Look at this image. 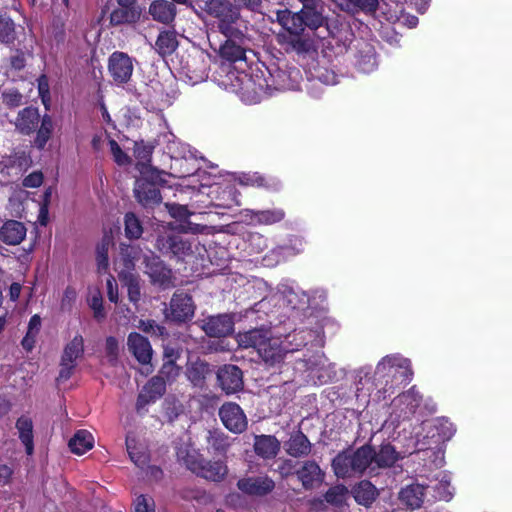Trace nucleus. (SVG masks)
<instances>
[{
	"label": "nucleus",
	"instance_id": "f257e3e1",
	"mask_svg": "<svg viewBox=\"0 0 512 512\" xmlns=\"http://www.w3.org/2000/svg\"><path fill=\"white\" fill-rule=\"evenodd\" d=\"M238 345L242 348H254L258 356L268 366H275L284 360L287 353L296 347L285 345L281 337L273 336L269 329L257 328L238 333Z\"/></svg>",
	"mask_w": 512,
	"mask_h": 512
},
{
	"label": "nucleus",
	"instance_id": "f03ea898",
	"mask_svg": "<svg viewBox=\"0 0 512 512\" xmlns=\"http://www.w3.org/2000/svg\"><path fill=\"white\" fill-rule=\"evenodd\" d=\"M206 11L218 20L217 27L224 36L240 37L238 22L240 12L238 7L227 0H209L206 2Z\"/></svg>",
	"mask_w": 512,
	"mask_h": 512
},
{
	"label": "nucleus",
	"instance_id": "7ed1b4c3",
	"mask_svg": "<svg viewBox=\"0 0 512 512\" xmlns=\"http://www.w3.org/2000/svg\"><path fill=\"white\" fill-rule=\"evenodd\" d=\"M412 370L410 361L400 355H389L382 358L377 364L374 374L375 385L381 384V380L385 379V385L389 383L386 378H391V382L400 379L401 382H409L411 380Z\"/></svg>",
	"mask_w": 512,
	"mask_h": 512
},
{
	"label": "nucleus",
	"instance_id": "20e7f679",
	"mask_svg": "<svg viewBox=\"0 0 512 512\" xmlns=\"http://www.w3.org/2000/svg\"><path fill=\"white\" fill-rule=\"evenodd\" d=\"M156 248L163 254H171L178 260H187L196 253L200 254L204 248L197 240L190 241L176 234L159 235Z\"/></svg>",
	"mask_w": 512,
	"mask_h": 512
},
{
	"label": "nucleus",
	"instance_id": "39448f33",
	"mask_svg": "<svg viewBox=\"0 0 512 512\" xmlns=\"http://www.w3.org/2000/svg\"><path fill=\"white\" fill-rule=\"evenodd\" d=\"M195 304L186 293H174L169 307L165 309V317L173 322H185L194 316Z\"/></svg>",
	"mask_w": 512,
	"mask_h": 512
},
{
	"label": "nucleus",
	"instance_id": "423d86ee",
	"mask_svg": "<svg viewBox=\"0 0 512 512\" xmlns=\"http://www.w3.org/2000/svg\"><path fill=\"white\" fill-rule=\"evenodd\" d=\"M134 70L132 58L120 51L113 52L108 59V72L114 83L123 85L127 83Z\"/></svg>",
	"mask_w": 512,
	"mask_h": 512
},
{
	"label": "nucleus",
	"instance_id": "0eeeda50",
	"mask_svg": "<svg viewBox=\"0 0 512 512\" xmlns=\"http://www.w3.org/2000/svg\"><path fill=\"white\" fill-rule=\"evenodd\" d=\"M355 66L363 73H370L377 67L374 46L362 39L355 40L352 46Z\"/></svg>",
	"mask_w": 512,
	"mask_h": 512
},
{
	"label": "nucleus",
	"instance_id": "6e6552de",
	"mask_svg": "<svg viewBox=\"0 0 512 512\" xmlns=\"http://www.w3.org/2000/svg\"><path fill=\"white\" fill-rule=\"evenodd\" d=\"M187 465L197 475L211 480L221 481L226 476L228 469L225 463L221 461H208L204 459L187 460Z\"/></svg>",
	"mask_w": 512,
	"mask_h": 512
},
{
	"label": "nucleus",
	"instance_id": "1a4fd4ad",
	"mask_svg": "<svg viewBox=\"0 0 512 512\" xmlns=\"http://www.w3.org/2000/svg\"><path fill=\"white\" fill-rule=\"evenodd\" d=\"M219 416L223 425L233 433H242L247 427V418L236 403L223 404L219 410Z\"/></svg>",
	"mask_w": 512,
	"mask_h": 512
},
{
	"label": "nucleus",
	"instance_id": "9d476101",
	"mask_svg": "<svg viewBox=\"0 0 512 512\" xmlns=\"http://www.w3.org/2000/svg\"><path fill=\"white\" fill-rule=\"evenodd\" d=\"M238 489L249 496L263 497L275 488V482L267 475L241 478L237 482Z\"/></svg>",
	"mask_w": 512,
	"mask_h": 512
},
{
	"label": "nucleus",
	"instance_id": "9b49d317",
	"mask_svg": "<svg viewBox=\"0 0 512 512\" xmlns=\"http://www.w3.org/2000/svg\"><path fill=\"white\" fill-rule=\"evenodd\" d=\"M200 327L209 337H225L233 332L234 323L228 314H219L201 320Z\"/></svg>",
	"mask_w": 512,
	"mask_h": 512
},
{
	"label": "nucleus",
	"instance_id": "f8f14e48",
	"mask_svg": "<svg viewBox=\"0 0 512 512\" xmlns=\"http://www.w3.org/2000/svg\"><path fill=\"white\" fill-rule=\"evenodd\" d=\"M239 36H225L227 39L219 48L221 58L228 62L245 59L247 39L242 32H239Z\"/></svg>",
	"mask_w": 512,
	"mask_h": 512
},
{
	"label": "nucleus",
	"instance_id": "ddd939ff",
	"mask_svg": "<svg viewBox=\"0 0 512 512\" xmlns=\"http://www.w3.org/2000/svg\"><path fill=\"white\" fill-rule=\"evenodd\" d=\"M303 7L299 11L308 28L318 29L326 23L322 0H298Z\"/></svg>",
	"mask_w": 512,
	"mask_h": 512
},
{
	"label": "nucleus",
	"instance_id": "4468645a",
	"mask_svg": "<svg viewBox=\"0 0 512 512\" xmlns=\"http://www.w3.org/2000/svg\"><path fill=\"white\" fill-rule=\"evenodd\" d=\"M222 389L227 393H235L243 388L241 370L235 365H225L217 373Z\"/></svg>",
	"mask_w": 512,
	"mask_h": 512
},
{
	"label": "nucleus",
	"instance_id": "2eb2a0df",
	"mask_svg": "<svg viewBox=\"0 0 512 512\" xmlns=\"http://www.w3.org/2000/svg\"><path fill=\"white\" fill-rule=\"evenodd\" d=\"M296 475L305 489H312L324 480V473L315 461L303 462Z\"/></svg>",
	"mask_w": 512,
	"mask_h": 512
},
{
	"label": "nucleus",
	"instance_id": "dca6fc26",
	"mask_svg": "<svg viewBox=\"0 0 512 512\" xmlns=\"http://www.w3.org/2000/svg\"><path fill=\"white\" fill-rule=\"evenodd\" d=\"M165 386V380L161 377L156 376L150 379L138 396L136 403L137 410H143L149 403L160 398L165 392Z\"/></svg>",
	"mask_w": 512,
	"mask_h": 512
},
{
	"label": "nucleus",
	"instance_id": "f3484780",
	"mask_svg": "<svg viewBox=\"0 0 512 512\" xmlns=\"http://www.w3.org/2000/svg\"><path fill=\"white\" fill-rule=\"evenodd\" d=\"M127 346L139 363L142 365L150 363L153 351L147 338L136 332L130 333Z\"/></svg>",
	"mask_w": 512,
	"mask_h": 512
},
{
	"label": "nucleus",
	"instance_id": "a211bd4d",
	"mask_svg": "<svg viewBox=\"0 0 512 512\" xmlns=\"http://www.w3.org/2000/svg\"><path fill=\"white\" fill-rule=\"evenodd\" d=\"M134 194L138 202L145 207L154 206L161 201V195L156 185L144 179L136 181Z\"/></svg>",
	"mask_w": 512,
	"mask_h": 512
},
{
	"label": "nucleus",
	"instance_id": "6ab92c4d",
	"mask_svg": "<svg viewBox=\"0 0 512 512\" xmlns=\"http://www.w3.org/2000/svg\"><path fill=\"white\" fill-rule=\"evenodd\" d=\"M27 229L16 220L6 221L0 228V239L7 245H19L26 237Z\"/></svg>",
	"mask_w": 512,
	"mask_h": 512
},
{
	"label": "nucleus",
	"instance_id": "aec40b11",
	"mask_svg": "<svg viewBox=\"0 0 512 512\" xmlns=\"http://www.w3.org/2000/svg\"><path fill=\"white\" fill-rule=\"evenodd\" d=\"M276 18L279 24L290 34L299 36L307 27L305 20L300 12H291L289 10L277 11Z\"/></svg>",
	"mask_w": 512,
	"mask_h": 512
},
{
	"label": "nucleus",
	"instance_id": "412c9836",
	"mask_svg": "<svg viewBox=\"0 0 512 512\" xmlns=\"http://www.w3.org/2000/svg\"><path fill=\"white\" fill-rule=\"evenodd\" d=\"M154 21L162 24H170L176 16V7L167 0H154L148 10Z\"/></svg>",
	"mask_w": 512,
	"mask_h": 512
},
{
	"label": "nucleus",
	"instance_id": "4be33fe9",
	"mask_svg": "<svg viewBox=\"0 0 512 512\" xmlns=\"http://www.w3.org/2000/svg\"><path fill=\"white\" fill-rule=\"evenodd\" d=\"M253 447L259 457L272 459L280 451V442L272 435H256Z\"/></svg>",
	"mask_w": 512,
	"mask_h": 512
},
{
	"label": "nucleus",
	"instance_id": "5701e85b",
	"mask_svg": "<svg viewBox=\"0 0 512 512\" xmlns=\"http://www.w3.org/2000/svg\"><path fill=\"white\" fill-rule=\"evenodd\" d=\"M40 122V115L36 108L26 107L18 113L15 121L16 129L24 135L35 131Z\"/></svg>",
	"mask_w": 512,
	"mask_h": 512
},
{
	"label": "nucleus",
	"instance_id": "b1692460",
	"mask_svg": "<svg viewBox=\"0 0 512 512\" xmlns=\"http://www.w3.org/2000/svg\"><path fill=\"white\" fill-rule=\"evenodd\" d=\"M141 250L133 245H121L119 258L115 261V270L120 278V270L125 272L134 273L135 261L139 258Z\"/></svg>",
	"mask_w": 512,
	"mask_h": 512
},
{
	"label": "nucleus",
	"instance_id": "393cba45",
	"mask_svg": "<svg viewBox=\"0 0 512 512\" xmlns=\"http://www.w3.org/2000/svg\"><path fill=\"white\" fill-rule=\"evenodd\" d=\"M334 473L339 478L354 477L359 475L354 460L351 456V450L339 453L332 462Z\"/></svg>",
	"mask_w": 512,
	"mask_h": 512
},
{
	"label": "nucleus",
	"instance_id": "a878e982",
	"mask_svg": "<svg viewBox=\"0 0 512 512\" xmlns=\"http://www.w3.org/2000/svg\"><path fill=\"white\" fill-rule=\"evenodd\" d=\"M146 268V273L154 284H158L164 288L172 285V271L160 260L154 258L151 263L146 264Z\"/></svg>",
	"mask_w": 512,
	"mask_h": 512
},
{
	"label": "nucleus",
	"instance_id": "bb28decb",
	"mask_svg": "<svg viewBox=\"0 0 512 512\" xmlns=\"http://www.w3.org/2000/svg\"><path fill=\"white\" fill-rule=\"evenodd\" d=\"M427 488L429 487L422 484L408 485L400 491L399 498L410 509H418L423 503Z\"/></svg>",
	"mask_w": 512,
	"mask_h": 512
},
{
	"label": "nucleus",
	"instance_id": "cd10ccee",
	"mask_svg": "<svg viewBox=\"0 0 512 512\" xmlns=\"http://www.w3.org/2000/svg\"><path fill=\"white\" fill-rule=\"evenodd\" d=\"M351 456L359 475L363 474L367 469H370L371 472L374 471L373 457L375 456V451L371 446L364 445L355 451L351 450Z\"/></svg>",
	"mask_w": 512,
	"mask_h": 512
},
{
	"label": "nucleus",
	"instance_id": "c85d7f7f",
	"mask_svg": "<svg viewBox=\"0 0 512 512\" xmlns=\"http://www.w3.org/2000/svg\"><path fill=\"white\" fill-rule=\"evenodd\" d=\"M354 499L363 506H370L378 496L377 488L367 480L359 482L352 490Z\"/></svg>",
	"mask_w": 512,
	"mask_h": 512
},
{
	"label": "nucleus",
	"instance_id": "c756f323",
	"mask_svg": "<svg viewBox=\"0 0 512 512\" xmlns=\"http://www.w3.org/2000/svg\"><path fill=\"white\" fill-rule=\"evenodd\" d=\"M286 451L293 457L307 456L311 451V443L308 438L300 431L291 435L286 443Z\"/></svg>",
	"mask_w": 512,
	"mask_h": 512
},
{
	"label": "nucleus",
	"instance_id": "7c9ffc66",
	"mask_svg": "<svg viewBox=\"0 0 512 512\" xmlns=\"http://www.w3.org/2000/svg\"><path fill=\"white\" fill-rule=\"evenodd\" d=\"M142 14L141 8L117 7L110 13V24L113 26L136 23Z\"/></svg>",
	"mask_w": 512,
	"mask_h": 512
},
{
	"label": "nucleus",
	"instance_id": "2f4dec72",
	"mask_svg": "<svg viewBox=\"0 0 512 512\" xmlns=\"http://www.w3.org/2000/svg\"><path fill=\"white\" fill-rule=\"evenodd\" d=\"M178 47V40L174 31H161L155 42V50L162 57L171 55Z\"/></svg>",
	"mask_w": 512,
	"mask_h": 512
},
{
	"label": "nucleus",
	"instance_id": "473e14b6",
	"mask_svg": "<svg viewBox=\"0 0 512 512\" xmlns=\"http://www.w3.org/2000/svg\"><path fill=\"white\" fill-rule=\"evenodd\" d=\"M19 439L25 446L26 453L31 455L33 453V423L29 417L21 416L16 422Z\"/></svg>",
	"mask_w": 512,
	"mask_h": 512
},
{
	"label": "nucleus",
	"instance_id": "72a5a7b5",
	"mask_svg": "<svg viewBox=\"0 0 512 512\" xmlns=\"http://www.w3.org/2000/svg\"><path fill=\"white\" fill-rule=\"evenodd\" d=\"M68 445L74 454L82 455L93 448L94 438L90 432L79 430L70 439Z\"/></svg>",
	"mask_w": 512,
	"mask_h": 512
},
{
	"label": "nucleus",
	"instance_id": "f704fd0d",
	"mask_svg": "<svg viewBox=\"0 0 512 512\" xmlns=\"http://www.w3.org/2000/svg\"><path fill=\"white\" fill-rule=\"evenodd\" d=\"M119 280L127 287L129 301L137 305L141 299L138 275L135 273L125 272V270H120Z\"/></svg>",
	"mask_w": 512,
	"mask_h": 512
},
{
	"label": "nucleus",
	"instance_id": "c9c22d12",
	"mask_svg": "<svg viewBox=\"0 0 512 512\" xmlns=\"http://www.w3.org/2000/svg\"><path fill=\"white\" fill-rule=\"evenodd\" d=\"M208 372V364L197 359L188 363L186 375L194 386H202Z\"/></svg>",
	"mask_w": 512,
	"mask_h": 512
},
{
	"label": "nucleus",
	"instance_id": "e433bc0d",
	"mask_svg": "<svg viewBox=\"0 0 512 512\" xmlns=\"http://www.w3.org/2000/svg\"><path fill=\"white\" fill-rule=\"evenodd\" d=\"M84 352V340L81 335H76L64 348L61 360L66 363H77Z\"/></svg>",
	"mask_w": 512,
	"mask_h": 512
},
{
	"label": "nucleus",
	"instance_id": "4c0bfd02",
	"mask_svg": "<svg viewBox=\"0 0 512 512\" xmlns=\"http://www.w3.org/2000/svg\"><path fill=\"white\" fill-rule=\"evenodd\" d=\"M398 460V453L395 448L390 445H382L378 452L375 451L373 457V464H376L378 468L391 467Z\"/></svg>",
	"mask_w": 512,
	"mask_h": 512
},
{
	"label": "nucleus",
	"instance_id": "58836bf2",
	"mask_svg": "<svg viewBox=\"0 0 512 512\" xmlns=\"http://www.w3.org/2000/svg\"><path fill=\"white\" fill-rule=\"evenodd\" d=\"M317 337L315 331L312 330H296L291 334H288L282 339L285 345H289L291 347H296V350H299L301 347L305 346L312 340Z\"/></svg>",
	"mask_w": 512,
	"mask_h": 512
},
{
	"label": "nucleus",
	"instance_id": "ea45409f",
	"mask_svg": "<svg viewBox=\"0 0 512 512\" xmlns=\"http://www.w3.org/2000/svg\"><path fill=\"white\" fill-rule=\"evenodd\" d=\"M53 130V121L49 115H44L41 119V125L37 131L36 138L34 140L35 145L42 149L51 137Z\"/></svg>",
	"mask_w": 512,
	"mask_h": 512
},
{
	"label": "nucleus",
	"instance_id": "a19ab883",
	"mask_svg": "<svg viewBox=\"0 0 512 512\" xmlns=\"http://www.w3.org/2000/svg\"><path fill=\"white\" fill-rule=\"evenodd\" d=\"M420 403L421 396L419 395V392L415 389V387H412L406 393L400 395L396 400V404H403L406 406L405 412L407 413H414L416 409L419 407Z\"/></svg>",
	"mask_w": 512,
	"mask_h": 512
},
{
	"label": "nucleus",
	"instance_id": "79ce46f5",
	"mask_svg": "<svg viewBox=\"0 0 512 512\" xmlns=\"http://www.w3.org/2000/svg\"><path fill=\"white\" fill-rule=\"evenodd\" d=\"M125 235L130 239H138L143 233L142 225L139 219L133 213L125 215Z\"/></svg>",
	"mask_w": 512,
	"mask_h": 512
},
{
	"label": "nucleus",
	"instance_id": "37998d69",
	"mask_svg": "<svg viewBox=\"0 0 512 512\" xmlns=\"http://www.w3.org/2000/svg\"><path fill=\"white\" fill-rule=\"evenodd\" d=\"M257 222L262 224H274L281 221L285 213L281 209L263 210V211H251Z\"/></svg>",
	"mask_w": 512,
	"mask_h": 512
},
{
	"label": "nucleus",
	"instance_id": "c03bdc74",
	"mask_svg": "<svg viewBox=\"0 0 512 512\" xmlns=\"http://www.w3.org/2000/svg\"><path fill=\"white\" fill-rule=\"evenodd\" d=\"M348 496V489L344 485L331 487L325 494V500L335 506H341Z\"/></svg>",
	"mask_w": 512,
	"mask_h": 512
},
{
	"label": "nucleus",
	"instance_id": "a18cd8bd",
	"mask_svg": "<svg viewBox=\"0 0 512 512\" xmlns=\"http://www.w3.org/2000/svg\"><path fill=\"white\" fill-rule=\"evenodd\" d=\"M16 38L15 24L7 17H0V41L5 44L13 43Z\"/></svg>",
	"mask_w": 512,
	"mask_h": 512
},
{
	"label": "nucleus",
	"instance_id": "49530a36",
	"mask_svg": "<svg viewBox=\"0 0 512 512\" xmlns=\"http://www.w3.org/2000/svg\"><path fill=\"white\" fill-rule=\"evenodd\" d=\"M126 446L130 459L135 465L141 468L144 467L148 462V456L145 452H140L136 449L135 440L127 437Z\"/></svg>",
	"mask_w": 512,
	"mask_h": 512
},
{
	"label": "nucleus",
	"instance_id": "de8ad7c7",
	"mask_svg": "<svg viewBox=\"0 0 512 512\" xmlns=\"http://www.w3.org/2000/svg\"><path fill=\"white\" fill-rule=\"evenodd\" d=\"M207 441L209 446L219 452H225L230 447L228 437L217 431H209Z\"/></svg>",
	"mask_w": 512,
	"mask_h": 512
},
{
	"label": "nucleus",
	"instance_id": "09e8293b",
	"mask_svg": "<svg viewBox=\"0 0 512 512\" xmlns=\"http://www.w3.org/2000/svg\"><path fill=\"white\" fill-rule=\"evenodd\" d=\"M153 146L141 142H136L134 145V156L138 160V164L145 165L151 159Z\"/></svg>",
	"mask_w": 512,
	"mask_h": 512
},
{
	"label": "nucleus",
	"instance_id": "8fccbe9b",
	"mask_svg": "<svg viewBox=\"0 0 512 512\" xmlns=\"http://www.w3.org/2000/svg\"><path fill=\"white\" fill-rule=\"evenodd\" d=\"M108 144L110 147V152L112 154L113 160L119 166H125L131 163L130 157L121 149L119 144L114 139H109Z\"/></svg>",
	"mask_w": 512,
	"mask_h": 512
},
{
	"label": "nucleus",
	"instance_id": "3c124183",
	"mask_svg": "<svg viewBox=\"0 0 512 512\" xmlns=\"http://www.w3.org/2000/svg\"><path fill=\"white\" fill-rule=\"evenodd\" d=\"M110 245V240L108 238H104L102 243L97 248V265L98 269L101 271H105L108 268L109 260H108V248Z\"/></svg>",
	"mask_w": 512,
	"mask_h": 512
},
{
	"label": "nucleus",
	"instance_id": "603ef678",
	"mask_svg": "<svg viewBox=\"0 0 512 512\" xmlns=\"http://www.w3.org/2000/svg\"><path fill=\"white\" fill-rule=\"evenodd\" d=\"M180 374V367L175 362H165L160 370V376L166 382H173Z\"/></svg>",
	"mask_w": 512,
	"mask_h": 512
},
{
	"label": "nucleus",
	"instance_id": "864d4df0",
	"mask_svg": "<svg viewBox=\"0 0 512 512\" xmlns=\"http://www.w3.org/2000/svg\"><path fill=\"white\" fill-rule=\"evenodd\" d=\"M89 306L94 312L96 319H102L105 317L103 310L102 295L99 291H94L89 298Z\"/></svg>",
	"mask_w": 512,
	"mask_h": 512
},
{
	"label": "nucleus",
	"instance_id": "5fc2aeb1",
	"mask_svg": "<svg viewBox=\"0 0 512 512\" xmlns=\"http://www.w3.org/2000/svg\"><path fill=\"white\" fill-rule=\"evenodd\" d=\"M105 351L108 360L115 363L119 353V344L116 338L110 336L106 339Z\"/></svg>",
	"mask_w": 512,
	"mask_h": 512
},
{
	"label": "nucleus",
	"instance_id": "6e6d98bb",
	"mask_svg": "<svg viewBox=\"0 0 512 512\" xmlns=\"http://www.w3.org/2000/svg\"><path fill=\"white\" fill-rule=\"evenodd\" d=\"M134 512H154V502L151 498L140 495L134 503Z\"/></svg>",
	"mask_w": 512,
	"mask_h": 512
},
{
	"label": "nucleus",
	"instance_id": "4d7b16f0",
	"mask_svg": "<svg viewBox=\"0 0 512 512\" xmlns=\"http://www.w3.org/2000/svg\"><path fill=\"white\" fill-rule=\"evenodd\" d=\"M3 102L9 107H17L22 102V94L16 89H8L3 92Z\"/></svg>",
	"mask_w": 512,
	"mask_h": 512
},
{
	"label": "nucleus",
	"instance_id": "13d9d810",
	"mask_svg": "<svg viewBox=\"0 0 512 512\" xmlns=\"http://www.w3.org/2000/svg\"><path fill=\"white\" fill-rule=\"evenodd\" d=\"M435 498L440 500L449 501L452 498L453 492L450 490V484L447 480H441L435 487Z\"/></svg>",
	"mask_w": 512,
	"mask_h": 512
},
{
	"label": "nucleus",
	"instance_id": "bf43d9fd",
	"mask_svg": "<svg viewBox=\"0 0 512 512\" xmlns=\"http://www.w3.org/2000/svg\"><path fill=\"white\" fill-rule=\"evenodd\" d=\"M139 328L147 333H152L158 336H163L166 333V329L163 326L158 325L153 320L140 321Z\"/></svg>",
	"mask_w": 512,
	"mask_h": 512
},
{
	"label": "nucleus",
	"instance_id": "052dcab7",
	"mask_svg": "<svg viewBox=\"0 0 512 512\" xmlns=\"http://www.w3.org/2000/svg\"><path fill=\"white\" fill-rule=\"evenodd\" d=\"M168 211L173 218L186 220L192 213L184 205L171 204L167 205Z\"/></svg>",
	"mask_w": 512,
	"mask_h": 512
},
{
	"label": "nucleus",
	"instance_id": "680f3d73",
	"mask_svg": "<svg viewBox=\"0 0 512 512\" xmlns=\"http://www.w3.org/2000/svg\"><path fill=\"white\" fill-rule=\"evenodd\" d=\"M325 85H334L337 83V76L333 71L327 69H320L316 72L315 80Z\"/></svg>",
	"mask_w": 512,
	"mask_h": 512
},
{
	"label": "nucleus",
	"instance_id": "e2e57ef3",
	"mask_svg": "<svg viewBox=\"0 0 512 512\" xmlns=\"http://www.w3.org/2000/svg\"><path fill=\"white\" fill-rule=\"evenodd\" d=\"M77 297L76 290L72 287H67L63 293V297L61 299V308L63 310L70 309L75 302Z\"/></svg>",
	"mask_w": 512,
	"mask_h": 512
},
{
	"label": "nucleus",
	"instance_id": "0e129e2a",
	"mask_svg": "<svg viewBox=\"0 0 512 512\" xmlns=\"http://www.w3.org/2000/svg\"><path fill=\"white\" fill-rule=\"evenodd\" d=\"M234 5L240 8H246L248 10L258 12L262 8L263 0H233Z\"/></svg>",
	"mask_w": 512,
	"mask_h": 512
},
{
	"label": "nucleus",
	"instance_id": "69168bd1",
	"mask_svg": "<svg viewBox=\"0 0 512 512\" xmlns=\"http://www.w3.org/2000/svg\"><path fill=\"white\" fill-rule=\"evenodd\" d=\"M354 4V13L359 10L363 11H373L376 9L378 0H352Z\"/></svg>",
	"mask_w": 512,
	"mask_h": 512
},
{
	"label": "nucleus",
	"instance_id": "338daca9",
	"mask_svg": "<svg viewBox=\"0 0 512 512\" xmlns=\"http://www.w3.org/2000/svg\"><path fill=\"white\" fill-rule=\"evenodd\" d=\"M10 65L15 70H21L26 65L25 53L21 50H16L10 57Z\"/></svg>",
	"mask_w": 512,
	"mask_h": 512
},
{
	"label": "nucleus",
	"instance_id": "774afa93",
	"mask_svg": "<svg viewBox=\"0 0 512 512\" xmlns=\"http://www.w3.org/2000/svg\"><path fill=\"white\" fill-rule=\"evenodd\" d=\"M43 182V175L41 172H33L26 176L23 180V186L29 188H37Z\"/></svg>",
	"mask_w": 512,
	"mask_h": 512
}]
</instances>
